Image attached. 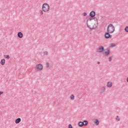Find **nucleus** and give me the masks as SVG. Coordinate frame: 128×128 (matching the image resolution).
<instances>
[{"mask_svg": "<svg viewBox=\"0 0 128 128\" xmlns=\"http://www.w3.org/2000/svg\"><path fill=\"white\" fill-rule=\"evenodd\" d=\"M116 30V28L112 24H108L107 28V32H110V34H112Z\"/></svg>", "mask_w": 128, "mask_h": 128, "instance_id": "nucleus-1", "label": "nucleus"}, {"mask_svg": "<svg viewBox=\"0 0 128 128\" xmlns=\"http://www.w3.org/2000/svg\"><path fill=\"white\" fill-rule=\"evenodd\" d=\"M87 26L90 28V30H94L98 26L96 24L92 22H87L86 24Z\"/></svg>", "mask_w": 128, "mask_h": 128, "instance_id": "nucleus-2", "label": "nucleus"}, {"mask_svg": "<svg viewBox=\"0 0 128 128\" xmlns=\"http://www.w3.org/2000/svg\"><path fill=\"white\" fill-rule=\"evenodd\" d=\"M42 10L44 12L50 11V5L48 4H44L42 6Z\"/></svg>", "mask_w": 128, "mask_h": 128, "instance_id": "nucleus-3", "label": "nucleus"}, {"mask_svg": "<svg viewBox=\"0 0 128 128\" xmlns=\"http://www.w3.org/2000/svg\"><path fill=\"white\" fill-rule=\"evenodd\" d=\"M110 33L108 32H106L104 34V36L106 38H112V36L110 34Z\"/></svg>", "mask_w": 128, "mask_h": 128, "instance_id": "nucleus-4", "label": "nucleus"}, {"mask_svg": "<svg viewBox=\"0 0 128 128\" xmlns=\"http://www.w3.org/2000/svg\"><path fill=\"white\" fill-rule=\"evenodd\" d=\"M36 68L38 70H42L44 68V66L42 64H38L36 65Z\"/></svg>", "mask_w": 128, "mask_h": 128, "instance_id": "nucleus-5", "label": "nucleus"}, {"mask_svg": "<svg viewBox=\"0 0 128 128\" xmlns=\"http://www.w3.org/2000/svg\"><path fill=\"white\" fill-rule=\"evenodd\" d=\"M104 50V46L98 47V52H102Z\"/></svg>", "mask_w": 128, "mask_h": 128, "instance_id": "nucleus-6", "label": "nucleus"}, {"mask_svg": "<svg viewBox=\"0 0 128 128\" xmlns=\"http://www.w3.org/2000/svg\"><path fill=\"white\" fill-rule=\"evenodd\" d=\"M110 54V51L109 50H107L106 51L103 52L104 56H108Z\"/></svg>", "mask_w": 128, "mask_h": 128, "instance_id": "nucleus-7", "label": "nucleus"}, {"mask_svg": "<svg viewBox=\"0 0 128 128\" xmlns=\"http://www.w3.org/2000/svg\"><path fill=\"white\" fill-rule=\"evenodd\" d=\"M100 94H104L106 92V87L105 86H102L100 88Z\"/></svg>", "mask_w": 128, "mask_h": 128, "instance_id": "nucleus-8", "label": "nucleus"}, {"mask_svg": "<svg viewBox=\"0 0 128 128\" xmlns=\"http://www.w3.org/2000/svg\"><path fill=\"white\" fill-rule=\"evenodd\" d=\"M90 16L91 18H94L96 16V12L94 11H92L90 14Z\"/></svg>", "mask_w": 128, "mask_h": 128, "instance_id": "nucleus-9", "label": "nucleus"}, {"mask_svg": "<svg viewBox=\"0 0 128 128\" xmlns=\"http://www.w3.org/2000/svg\"><path fill=\"white\" fill-rule=\"evenodd\" d=\"M18 36L20 38H22V36H24V34L22 32H18Z\"/></svg>", "mask_w": 128, "mask_h": 128, "instance_id": "nucleus-10", "label": "nucleus"}, {"mask_svg": "<svg viewBox=\"0 0 128 128\" xmlns=\"http://www.w3.org/2000/svg\"><path fill=\"white\" fill-rule=\"evenodd\" d=\"M20 122H22V119L20 118H18L15 120V122L16 124H20Z\"/></svg>", "mask_w": 128, "mask_h": 128, "instance_id": "nucleus-11", "label": "nucleus"}, {"mask_svg": "<svg viewBox=\"0 0 128 128\" xmlns=\"http://www.w3.org/2000/svg\"><path fill=\"white\" fill-rule=\"evenodd\" d=\"M107 86H108V88H112V82H108L107 83Z\"/></svg>", "mask_w": 128, "mask_h": 128, "instance_id": "nucleus-12", "label": "nucleus"}, {"mask_svg": "<svg viewBox=\"0 0 128 128\" xmlns=\"http://www.w3.org/2000/svg\"><path fill=\"white\" fill-rule=\"evenodd\" d=\"M0 64L2 65V66H4L5 64H6V60L4 59H2L0 62Z\"/></svg>", "mask_w": 128, "mask_h": 128, "instance_id": "nucleus-13", "label": "nucleus"}, {"mask_svg": "<svg viewBox=\"0 0 128 128\" xmlns=\"http://www.w3.org/2000/svg\"><path fill=\"white\" fill-rule=\"evenodd\" d=\"M94 124L96 126H98V124H100V121H98V120L96 119V120H95V121L94 122Z\"/></svg>", "mask_w": 128, "mask_h": 128, "instance_id": "nucleus-14", "label": "nucleus"}, {"mask_svg": "<svg viewBox=\"0 0 128 128\" xmlns=\"http://www.w3.org/2000/svg\"><path fill=\"white\" fill-rule=\"evenodd\" d=\"M79 126H84V122H80L78 124Z\"/></svg>", "mask_w": 128, "mask_h": 128, "instance_id": "nucleus-15", "label": "nucleus"}, {"mask_svg": "<svg viewBox=\"0 0 128 128\" xmlns=\"http://www.w3.org/2000/svg\"><path fill=\"white\" fill-rule=\"evenodd\" d=\"M70 99L71 100H74V94H72L70 96Z\"/></svg>", "mask_w": 128, "mask_h": 128, "instance_id": "nucleus-16", "label": "nucleus"}, {"mask_svg": "<svg viewBox=\"0 0 128 128\" xmlns=\"http://www.w3.org/2000/svg\"><path fill=\"white\" fill-rule=\"evenodd\" d=\"M83 122L84 124V126H88V120H84Z\"/></svg>", "mask_w": 128, "mask_h": 128, "instance_id": "nucleus-17", "label": "nucleus"}, {"mask_svg": "<svg viewBox=\"0 0 128 128\" xmlns=\"http://www.w3.org/2000/svg\"><path fill=\"white\" fill-rule=\"evenodd\" d=\"M92 18H90L86 20V24H88V22L90 23V22H92Z\"/></svg>", "mask_w": 128, "mask_h": 128, "instance_id": "nucleus-18", "label": "nucleus"}, {"mask_svg": "<svg viewBox=\"0 0 128 128\" xmlns=\"http://www.w3.org/2000/svg\"><path fill=\"white\" fill-rule=\"evenodd\" d=\"M44 56H48V51H44L43 52Z\"/></svg>", "mask_w": 128, "mask_h": 128, "instance_id": "nucleus-19", "label": "nucleus"}, {"mask_svg": "<svg viewBox=\"0 0 128 128\" xmlns=\"http://www.w3.org/2000/svg\"><path fill=\"white\" fill-rule=\"evenodd\" d=\"M4 56L6 60H10V55H4Z\"/></svg>", "mask_w": 128, "mask_h": 128, "instance_id": "nucleus-20", "label": "nucleus"}, {"mask_svg": "<svg viewBox=\"0 0 128 128\" xmlns=\"http://www.w3.org/2000/svg\"><path fill=\"white\" fill-rule=\"evenodd\" d=\"M110 48H114V46H116V44L112 43L110 44Z\"/></svg>", "mask_w": 128, "mask_h": 128, "instance_id": "nucleus-21", "label": "nucleus"}, {"mask_svg": "<svg viewBox=\"0 0 128 128\" xmlns=\"http://www.w3.org/2000/svg\"><path fill=\"white\" fill-rule=\"evenodd\" d=\"M124 30L126 32H128V26H126L125 28H124Z\"/></svg>", "mask_w": 128, "mask_h": 128, "instance_id": "nucleus-22", "label": "nucleus"}, {"mask_svg": "<svg viewBox=\"0 0 128 128\" xmlns=\"http://www.w3.org/2000/svg\"><path fill=\"white\" fill-rule=\"evenodd\" d=\"M46 68H50V63L48 62L46 63Z\"/></svg>", "mask_w": 128, "mask_h": 128, "instance_id": "nucleus-23", "label": "nucleus"}, {"mask_svg": "<svg viewBox=\"0 0 128 128\" xmlns=\"http://www.w3.org/2000/svg\"><path fill=\"white\" fill-rule=\"evenodd\" d=\"M116 118H116V120H118V122H120V118H118V116H116Z\"/></svg>", "mask_w": 128, "mask_h": 128, "instance_id": "nucleus-24", "label": "nucleus"}, {"mask_svg": "<svg viewBox=\"0 0 128 128\" xmlns=\"http://www.w3.org/2000/svg\"><path fill=\"white\" fill-rule=\"evenodd\" d=\"M86 14H86V12H84L83 13V16H86Z\"/></svg>", "mask_w": 128, "mask_h": 128, "instance_id": "nucleus-25", "label": "nucleus"}, {"mask_svg": "<svg viewBox=\"0 0 128 128\" xmlns=\"http://www.w3.org/2000/svg\"><path fill=\"white\" fill-rule=\"evenodd\" d=\"M68 128H72V126L71 124H70L68 125Z\"/></svg>", "mask_w": 128, "mask_h": 128, "instance_id": "nucleus-26", "label": "nucleus"}, {"mask_svg": "<svg viewBox=\"0 0 128 128\" xmlns=\"http://www.w3.org/2000/svg\"><path fill=\"white\" fill-rule=\"evenodd\" d=\"M112 58L111 57H110V58H108V61H109V62H112Z\"/></svg>", "mask_w": 128, "mask_h": 128, "instance_id": "nucleus-27", "label": "nucleus"}, {"mask_svg": "<svg viewBox=\"0 0 128 128\" xmlns=\"http://www.w3.org/2000/svg\"><path fill=\"white\" fill-rule=\"evenodd\" d=\"M40 15H41V16H42V14H44V12L41 11V12H40Z\"/></svg>", "mask_w": 128, "mask_h": 128, "instance_id": "nucleus-28", "label": "nucleus"}, {"mask_svg": "<svg viewBox=\"0 0 128 128\" xmlns=\"http://www.w3.org/2000/svg\"><path fill=\"white\" fill-rule=\"evenodd\" d=\"M4 94V92L0 91V94Z\"/></svg>", "mask_w": 128, "mask_h": 128, "instance_id": "nucleus-29", "label": "nucleus"}, {"mask_svg": "<svg viewBox=\"0 0 128 128\" xmlns=\"http://www.w3.org/2000/svg\"><path fill=\"white\" fill-rule=\"evenodd\" d=\"M94 20H96V22H98V18H94Z\"/></svg>", "mask_w": 128, "mask_h": 128, "instance_id": "nucleus-30", "label": "nucleus"}, {"mask_svg": "<svg viewBox=\"0 0 128 128\" xmlns=\"http://www.w3.org/2000/svg\"><path fill=\"white\" fill-rule=\"evenodd\" d=\"M97 64H100V62H97Z\"/></svg>", "mask_w": 128, "mask_h": 128, "instance_id": "nucleus-31", "label": "nucleus"}, {"mask_svg": "<svg viewBox=\"0 0 128 128\" xmlns=\"http://www.w3.org/2000/svg\"><path fill=\"white\" fill-rule=\"evenodd\" d=\"M126 80H127V82H128V77L127 78Z\"/></svg>", "mask_w": 128, "mask_h": 128, "instance_id": "nucleus-32", "label": "nucleus"}]
</instances>
